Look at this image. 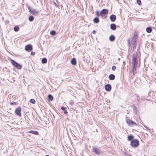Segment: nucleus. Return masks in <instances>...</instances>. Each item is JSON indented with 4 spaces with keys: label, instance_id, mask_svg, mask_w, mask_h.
Wrapping results in <instances>:
<instances>
[{
    "label": "nucleus",
    "instance_id": "6",
    "mask_svg": "<svg viewBox=\"0 0 156 156\" xmlns=\"http://www.w3.org/2000/svg\"><path fill=\"white\" fill-rule=\"evenodd\" d=\"M21 108L20 107L16 108L15 111L16 114L20 116H21Z\"/></svg>",
    "mask_w": 156,
    "mask_h": 156
},
{
    "label": "nucleus",
    "instance_id": "13",
    "mask_svg": "<svg viewBox=\"0 0 156 156\" xmlns=\"http://www.w3.org/2000/svg\"><path fill=\"white\" fill-rule=\"evenodd\" d=\"M110 27H111V28L113 30H115V29L116 28V25L115 24H114V23L111 24V25H110Z\"/></svg>",
    "mask_w": 156,
    "mask_h": 156
},
{
    "label": "nucleus",
    "instance_id": "19",
    "mask_svg": "<svg viewBox=\"0 0 156 156\" xmlns=\"http://www.w3.org/2000/svg\"><path fill=\"white\" fill-rule=\"evenodd\" d=\"M41 61L42 63L45 64L47 63V60L46 58H42Z\"/></svg>",
    "mask_w": 156,
    "mask_h": 156
},
{
    "label": "nucleus",
    "instance_id": "10",
    "mask_svg": "<svg viewBox=\"0 0 156 156\" xmlns=\"http://www.w3.org/2000/svg\"><path fill=\"white\" fill-rule=\"evenodd\" d=\"M116 16L114 15H112L110 17L111 20L112 22H114L116 20Z\"/></svg>",
    "mask_w": 156,
    "mask_h": 156
},
{
    "label": "nucleus",
    "instance_id": "4",
    "mask_svg": "<svg viewBox=\"0 0 156 156\" xmlns=\"http://www.w3.org/2000/svg\"><path fill=\"white\" fill-rule=\"evenodd\" d=\"M133 61V65H137V60L136 58V54H134L132 57Z\"/></svg>",
    "mask_w": 156,
    "mask_h": 156
},
{
    "label": "nucleus",
    "instance_id": "25",
    "mask_svg": "<svg viewBox=\"0 0 156 156\" xmlns=\"http://www.w3.org/2000/svg\"><path fill=\"white\" fill-rule=\"evenodd\" d=\"M30 102L33 104H34L35 103V101L34 99H31L30 100Z\"/></svg>",
    "mask_w": 156,
    "mask_h": 156
},
{
    "label": "nucleus",
    "instance_id": "30",
    "mask_svg": "<svg viewBox=\"0 0 156 156\" xmlns=\"http://www.w3.org/2000/svg\"><path fill=\"white\" fill-rule=\"evenodd\" d=\"M116 67L115 66H112V69L113 70V71H114L115 70V69H116Z\"/></svg>",
    "mask_w": 156,
    "mask_h": 156
},
{
    "label": "nucleus",
    "instance_id": "41",
    "mask_svg": "<svg viewBox=\"0 0 156 156\" xmlns=\"http://www.w3.org/2000/svg\"><path fill=\"white\" fill-rule=\"evenodd\" d=\"M134 42H135V40H134Z\"/></svg>",
    "mask_w": 156,
    "mask_h": 156
},
{
    "label": "nucleus",
    "instance_id": "39",
    "mask_svg": "<svg viewBox=\"0 0 156 156\" xmlns=\"http://www.w3.org/2000/svg\"><path fill=\"white\" fill-rule=\"evenodd\" d=\"M73 103H71V105H73Z\"/></svg>",
    "mask_w": 156,
    "mask_h": 156
},
{
    "label": "nucleus",
    "instance_id": "22",
    "mask_svg": "<svg viewBox=\"0 0 156 156\" xmlns=\"http://www.w3.org/2000/svg\"><path fill=\"white\" fill-rule=\"evenodd\" d=\"M20 30V28L18 26H15L14 28V30L16 32Z\"/></svg>",
    "mask_w": 156,
    "mask_h": 156
},
{
    "label": "nucleus",
    "instance_id": "3",
    "mask_svg": "<svg viewBox=\"0 0 156 156\" xmlns=\"http://www.w3.org/2000/svg\"><path fill=\"white\" fill-rule=\"evenodd\" d=\"M139 144V141L137 140H132L130 143L131 145L133 147H136Z\"/></svg>",
    "mask_w": 156,
    "mask_h": 156
},
{
    "label": "nucleus",
    "instance_id": "26",
    "mask_svg": "<svg viewBox=\"0 0 156 156\" xmlns=\"http://www.w3.org/2000/svg\"><path fill=\"white\" fill-rule=\"evenodd\" d=\"M48 98H49V99L51 100V101H52L53 99V97L52 96L50 95V94H49L48 96Z\"/></svg>",
    "mask_w": 156,
    "mask_h": 156
},
{
    "label": "nucleus",
    "instance_id": "34",
    "mask_svg": "<svg viewBox=\"0 0 156 156\" xmlns=\"http://www.w3.org/2000/svg\"><path fill=\"white\" fill-rule=\"evenodd\" d=\"M96 32V31L95 30H93L92 32V33H93V34H94V33H95Z\"/></svg>",
    "mask_w": 156,
    "mask_h": 156
},
{
    "label": "nucleus",
    "instance_id": "2",
    "mask_svg": "<svg viewBox=\"0 0 156 156\" xmlns=\"http://www.w3.org/2000/svg\"><path fill=\"white\" fill-rule=\"evenodd\" d=\"M11 62L14 67H16V68L19 69H21V66L19 64L15 62L14 60H11Z\"/></svg>",
    "mask_w": 156,
    "mask_h": 156
},
{
    "label": "nucleus",
    "instance_id": "35",
    "mask_svg": "<svg viewBox=\"0 0 156 156\" xmlns=\"http://www.w3.org/2000/svg\"><path fill=\"white\" fill-rule=\"evenodd\" d=\"M133 46H134V47H135L136 46V44H135L134 43L133 44Z\"/></svg>",
    "mask_w": 156,
    "mask_h": 156
},
{
    "label": "nucleus",
    "instance_id": "24",
    "mask_svg": "<svg viewBox=\"0 0 156 156\" xmlns=\"http://www.w3.org/2000/svg\"><path fill=\"white\" fill-rule=\"evenodd\" d=\"M50 34L52 35H55L56 34V32L54 30H52L51 31Z\"/></svg>",
    "mask_w": 156,
    "mask_h": 156
},
{
    "label": "nucleus",
    "instance_id": "29",
    "mask_svg": "<svg viewBox=\"0 0 156 156\" xmlns=\"http://www.w3.org/2000/svg\"><path fill=\"white\" fill-rule=\"evenodd\" d=\"M137 2L138 5H141V4L140 0H137Z\"/></svg>",
    "mask_w": 156,
    "mask_h": 156
},
{
    "label": "nucleus",
    "instance_id": "11",
    "mask_svg": "<svg viewBox=\"0 0 156 156\" xmlns=\"http://www.w3.org/2000/svg\"><path fill=\"white\" fill-rule=\"evenodd\" d=\"M71 63L74 65H75L76 64V58H73L71 60Z\"/></svg>",
    "mask_w": 156,
    "mask_h": 156
},
{
    "label": "nucleus",
    "instance_id": "36",
    "mask_svg": "<svg viewBox=\"0 0 156 156\" xmlns=\"http://www.w3.org/2000/svg\"><path fill=\"white\" fill-rule=\"evenodd\" d=\"M128 43H129V44H130V42H129V40Z\"/></svg>",
    "mask_w": 156,
    "mask_h": 156
},
{
    "label": "nucleus",
    "instance_id": "31",
    "mask_svg": "<svg viewBox=\"0 0 156 156\" xmlns=\"http://www.w3.org/2000/svg\"><path fill=\"white\" fill-rule=\"evenodd\" d=\"M65 108L64 107H62L61 108V109L63 110V111H64V110H65Z\"/></svg>",
    "mask_w": 156,
    "mask_h": 156
},
{
    "label": "nucleus",
    "instance_id": "40",
    "mask_svg": "<svg viewBox=\"0 0 156 156\" xmlns=\"http://www.w3.org/2000/svg\"><path fill=\"white\" fill-rule=\"evenodd\" d=\"M73 103H71V105H73Z\"/></svg>",
    "mask_w": 156,
    "mask_h": 156
},
{
    "label": "nucleus",
    "instance_id": "12",
    "mask_svg": "<svg viewBox=\"0 0 156 156\" xmlns=\"http://www.w3.org/2000/svg\"><path fill=\"white\" fill-rule=\"evenodd\" d=\"M109 40L111 41H113L115 40V37L114 35H112L110 36L109 37Z\"/></svg>",
    "mask_w": 156,
    "mask_h": 156
},
{
    "label": "nucleus",
    "instance_id": "7",
    "mask_svg": "<svg viewBox=\"0 0 156 156\" xmlns=\"http://www.w3.org/2000/svg\"><path fill=\"white\" fill-rule=\"evenodd\" d=\"M32 46L30 44H28L25 47V49L26 51H31L32 50Z\"/></svg>",
    "mask_w": 156,
    "mask_h": 156
},
{
    "label": "nucleus",
    "instance_id": "16",
    "mask_svg": "<svg viewBox=\"0 0 156 156\" xmlns=\"http://www.w3.org/2000/svg\"><path fill=\"white\" fill-rule=\"evenodd\" d=\"M108 12V10L106 9H103L101 11V13L103 14H106Z\"/></svg>",
    "mask_w": 156,
    "mask_h": 156
},
{
    "label": "nucleus",
    "instance_id": "1",
    "mask_svg": "<svg viewBox=\"0 0 156 156\" xmlns=\"http://www.w3.org/2000/svg\"><path fill=\"white\" fill-rule=\"evenodd\" d=\"M126 122L128 125L131 127H133L134 125L137 126V124L133 121L129 119H128L126 118Z\"/></svg>",
    "mask_w": 156,
    "mask_h": 156
},
{
    "label": "nucleus",
    "instance_id": "17",
    "mask_svg": "<svg viewBox=\"0 0 156 156\" xmlns=\"http://www.w3.org/2000/svg\"><path fill=\"white\" fill-rule=\"evenodd\" d=\"M29 133H31L34 134L35 135H38V132L37 131H34V130H30L29 132Z\"/></svg>",
    "mask_w": 156,
    "mask_h": 156
},
{
    "label": "nucleus",
    "instance_id": "9",
    "mask_svg": "<svg viewBox=\"0 0 156 156\" xmlns=\"http://www.w3.org/2000/svg\"><path fill=\"white\" fill-rule=\"evenodd\" d=\"M105 88L106 91H110L111 89V87L110 84H108L105 86Z\"/></svg>",
    "mask_w": 156,
    "mask_h": 156
},
{
    "label": "nucleus",
    "instance_id": "8",
    "mask_svg": "<svg viewBox=\"0 0 156 156\" xmlns=\"http://www.w3.org/2000/svg\"><path fill=\"white\" fill-rule=\"evenodd\" d=\"M93 150L94 152L96 154H98L100 153V151L96 147H94Z\"/></svg>",
    "mask_w": 156,
    "mask_h": 156
},
{
    "label": "nucleus",
    "instance_id": "18",
    "mask_svg": "<svg viewBox=\"0 0 156 156\" xmlns=\"http://www.w3.org/2000/svg\"><path fill=\"white\" fill-rule=\"evenodd\" d=\"M93 21L94 23H98L99 22V19L98 17H96L94 19Z\"/></svg>",
    "mask_w": 156,
    "mask_h": 156
},
{
    "label": "nucleus",
    "instance_id": "32",
    "mask_svg": "<svg viewBox=\"0 0 156 156\" xmlns=\"http://www.w3.org/2000/svg\"><path fill=\"white\" fill-rule=\"evenodd\" d=\"M31 55H35V53L33 52H31Z\"/></svg>",
    "mask_w": 156,
    "mask_h": 156
},
{
    "label": "nucleus",
    "instance_id": "14",
    "mask_svg": "<svg viewBox=\"0 0 156 156\" xmlns=\"http://www.w3.org/2000/svg\"><path fill=\"white\" fill-rule=\"evenodd\" d=\"M109 79L111 80H113L115 78V76L114 75L111 74L109 75Z\"/></svg>",
    "mask_w": 156,
    "mask_h": 156
},
{
    "label": "nucleus",
    "instance_id": "5",
    "mask_svg": "<svg viewBox=\"0 0 156 156\" xmlns=\"http://www.w3.org/2000/svg\"><path fill=\"white\" fill-rule=\"evenodd\" d=\"M28 9L30 12L33 14L36 15L38 13V11L35 9H31L30 8V7H28Z\"/></svg>",
    "mask_w": 156,
    "mask_h": 156
},
{
    "label": "nucleus",
    "instance_id": "33",
    "mask_svg": "<svg viewBox=\"0 0 156 156\" xmlns=\"http://www.w3.org/2000/svg\"><path fill=\"white\" fill-rule=\"evenodd\" d=\"M64 113H65V114H66L67 113V112L66 111H65Z\"/></svg>",
    "mask_w": 156,
    "mask_h": 156
},
{
    "label": "nucleus",
    "instance_id": "23",
    "mask_svg": "<svg viewBox=\"0 0 156 156\" xmlns=\"http://www.w3.org/2000/svg\"><path fill=\"white\" fill-rule=\"evenodd\" d=\"M34 20V17L32 16H31L29 17V20L30 21H32Z\"/></svg>",
    "mask_w": 156,
    "mask_h": 156
},
{
    "label": "nucleus",
    "instance_id": "15",
    "mask_svg": "<svg viewBox=\"0 0 156 156\" xmlns=\"http://www.w3.org/2000/svg\"><path fill=\"white\" fill-rule=\"evenodd\" d=\"M146 31L148 33H150L152 32V29L151 27H148L146 28Z\"/></svg>",
    "mask_w": 156,
    "mask_h": 156
},
{
    "label": "nucleus",
    "instance_id": "28",
    "mask_svg": "<svg viewBox=\"0 0 156 156\" xmlns=\"http://www.w3.org/2000/svg\"><path fill=\"white\" fill-rule=\"evenodd\" d=\"M123 154L125 156H131V155H129L126 152H124Z\"/></svg>",
    "mask_w": 156,
    "mask_h": 156
},
{
    "label": "nucleus",
    "instance_id": "37",
    "mask_svg": "<svg viewBox=\"0 0 156 156\" xmlns=\"http://www.w3.org/2000/svg\"><path fill=\"white\" fill-rule=\"evenodd\" d=\"M45 156H49L48 155H46Z\"/></svg>",
    "mask_w": 156,
    "mask_h": 156
},
{
    "label": "nucleus",
    "instance_id": "38",
    "mask_svg": "<svg viewBox=\"0 0 156 156\" xmlns=\"http://www.w3.org/2000/svg\"><path fill=\"white\" fill-rule=\"evenodd\" d=\"M144 127H145V128H147V127H146V126H144Z\"/></svg>",
    "mask_w": 156,
    "mask_h": 156
},
{
    "label": "nucleus",
    "instance_id": "20",
    "mask_svg": "<svg viewBox=\"0 0 156 156\" xmlns=\"http://www.w3.org/2000/svg\"><path fill=\"white\" fill-rule=\"evenodd\" d=\"M133 138V136L132 135H130L128 136V140L129 141H130Z\"/></svg>",
    "mask_w": 156,
    "mask_h": 156
},
{
    "label": "nucleus",
    "instance_id": "27",
    "mask_svg": "<svg viewBox=\"0 0 156 156\" xmlns=\"http://www.w3.org/2000/svg\"><path fill=\"white\" fill-rule=\"evenodd\" d=\"M96 14L97 16H100V12L99 11H97L96 12Z\"/></svg>",
    "mask_w": 156,
    "mask_h": 156
},
{
    "label": "nucleus",
    "instance_id": "21",
    "mask_svg": "<svg viewBox=\"0 0 156 156\" xmlns=\"http://www.w3.org/2000/svg\"><path fill=\"white\" fill-rule=\"evenodd\" d=\"M133 70L132 71V72H133V73H134V71H135L136 69V67L137 66V65H133Z\"/></svg>",
    "mask_w": 156,
    "mask_h": 156
}]
</instances>
